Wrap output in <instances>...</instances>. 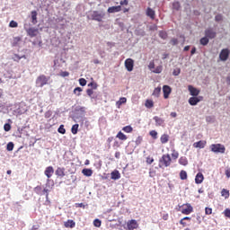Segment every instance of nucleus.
Returning a JSON list of instances; mask_svg holds the SVG:
<instances>
[{
  "label": "nucleus",
  "instance_id": "6e6552de",
  "mask_svg": "<svg viewBox=\"0 0 230 230\" xmlns=\"http://www.w3.org/2000/svg\"><path fill=\"white\" fill-rule=\"evenodd\" d=\"M202 100H204V97L203 96H194V97H190L189 99V103L190 105H192V106H195L197 105L198 103H199V102H202Z\"/></svg>",
  "mask_w": 230,
  "mask_h": 230
},
{
  "label": "nucleus",
  "instance_id": "9d476101",
  "mask_svg": "<svg viewBox=\"0 0 230 230\" xmlns=\"http://www.w3.org/2000/svg\"><path fill=\"white\" fill-rule=\"evenodd\" d=\"M163 93L164 100H168V98H170V94H172V88L169 85H164Z\"/></svg>",
  "mask_w": 230,
  "mask_h": 230
},
{
  "label": "nucleus",
  "instance_id": "4d7b16f0",
  "mask_svg": "<svg viewBox=\"0 0 230 230\" xmlns=\"http://www.w3.org/2000/svg\"><path fill=\"white\" fill-rule=\"evenodd\" d=\"M172 75H173V76H179V75H181V69L180 68L174 69L172 71Z\"/></svg>",
  "mask_w": 230,
  "mask_h": 230
},
{
  "label": "nucleus",
  "instance_id": "f8f14e48",
  "mask_svg": "<svg viewBox=\"0 0 230 230\" xmlns=\"http://www.w3.org/2000/svg\"><path fill=\"white\" fill-rule=\"evenodd\" d=\"M128 230L137 229V221L136 219H131L127 224Z\"/></svg>",
  "mask_w": 230,
  "mask_h": 230
},
{
  "label": "nucleus",
  "instance_id": "412c9836",
  "mask_svg": "<svg viewBox=\"0 0 230 230\" xmlns=\"http://www.w3.org/2000/svg\"><path fill=\"white\" fill-rule=\"evenodd\" d=\"M146 15H147V17H150V19H155V11H154V9L148 7L146 10Z\"/></svg>",
  "mask_w": 230,
  "mask_h": 230
},
{
  "label": "nucleus",
  "instance_id": "b1692460",
  "mask_svg": "<svg viewBox=\"0 0 230 230\" xmlns=\"http://www.w3.org/2000/svg\"><path fill=\"white\" fill-rule=\"evenodd\" d=\"M82 173L85 177H91L93 175V170L84 168V169L82 170Z\"/></svg>",
  "mask_w": 230,
  "mask_h": 230
},
{
  "label": "nucleus",
  "instance_id": "a211bd4d",
  "mask_svg": "<svg viewBox=\"0 0 230 230\" xmlns=\"http://www.w3.org/2000/svg\"><path fill=\"white\" fill-rule=\"evenodd\" d=\"M153 119L155 121L156 127H163V125H164V119H163L162 118L155 116Z\"/></svg>",
  "mask_w": 230,
  "mask_h": 230
},
{
  "label": "nucleus",
  "instance_id": "2f4dec72",
  "mask_svg": "<svg viewBox=\"0 0 230 230\" xmlns=\"http://www.w3.org/2000/svg\"><path fill=\"white\" fill-rule=\"evenodd\" d=\"M79 127H80V125H78V124H75V125L72 126L71 132H72V134H74V136L78 134Z\"/></svg>",
  "mask_w": 230,
  "mask_h": 230
},
{
  "label": "nucleus",
  "instance_id": "473e14b6",
  "mask_svg": "<svg viewBox=\"0 0 230 230\" xmlns=\"http://www.w3.org/2000/svg\"><path fill=\"white\" fill-rule=\"evenodd\" d=\"M117 137L120 139V141H127V135L123 134V132L119 131L117 134Z\"/></svg>",
  "mask_w": 230,
  "mask_h": 230
},
{
  "label": "nucleus",
  "instance_id": "423d86ee",
  "mask_svg": "<svg viewBox=\"0 0 230 230\" xmlns=\"http://www.w3.org/2000/svg\"><path fill=\"white\" fill-rule=\"evenodd\" d=\"M160 163L164 164V166L168 167L170 166L172 163V158L170 157V155H164L162 159L160 160Z\"/></svg>",
  "mask_w": 230,
  "mask_h": 230
},
{
  "label": "nucleus",
  "instance_id": "dca6fc26",
  "mask_svg": "<svg viewBox=\"0 0 230 230\" xmlns=\"http://www.w3.org/2000/svg\"><path fill=\"white\" fill-rule=\"evenodd\" d=\"M118 12H121V5L111 6L108 8V13H118Z\"/></svg>",
  "mask_w": 230,
  "mask_h": 230
},
{
  "label": "nucleus",
  "instance_id": "c03bdc74",
  "mask_svg": "<svg viewBox=\"0 0 230 230\" xmlns=\"http://www.w3.org/2000/svg\"><path fill=\"white\" fill-rule=\"evenodd\" d=\"M13 146H14L13 142H9L7 144L6 150L8 152H12L13 150Z\"/></svg>",
  "mask_w": 230,
  "mask_h": 230
},
{
  "label": "nucleus",
  "instance_id": "58836bf2",
  "mask_svg": "<svg viewBox=\"0 0 230 230\" xmlns=\"http://www.w3.org/2000/svg\"><path fill=\"white\" fill-rule=\"evenodd\" d=\"M145 105L147 109H152V107H154V101L146 100Z\"/></svg>",
  "mask_w": 230,
  "mask_h": 230
},
{
  "label": "nucleus",
  "instance_id": "5fc2aeb1",
  "mask_svg": "<svg viewBox=\"0 0 230 230\" xmlns=\"http://www.w3.org/2000/svg\"><path fill=\"white\" fill-rule=\"evenodd\" d=\"M10 28H17L18 23L15 21H11L9 23Z\"/></svg>",
  "mask_w": 230,
  "mask_h": 230
},
{
  "label": "nucleus",
  "instance_id": "6e6d98bb",
  "mask_svg": "<svg viewBox=\"0 0 230 230\" xmlns=\"http://www.w3.org/2000/svg\"><path fill=\"white\" fill-rule=\"evenodd\" d=\"M171 44H172V46H177V45L179 44V40H177V39H175V38L172 39V40H171Z\"/></svg>",
  "mask_w": 230,
  "mask_h": 230
},
{
  "label": "nucleus",
  "instance_id": "774afa93",
  "mask_svg": "<svg viewBox=\"0 0 230 230\" xmlns=\"http://www.w3.org/2000/svg\"><path fill=\"white\" fill-rule=\"evenodd\" d=\"M148 67L152 71V69H155V64L154 62H150Z\"/></svg>",
  "mask_w": 230,
  "mask_h": 230
},
{
  "label": "nucleus",
  "instance_id": "4c0bfd02",
  "mask_svg": "<svg viewBox=\"0 0 230 230\" xmlns=\"http://www.w3.org/2000/svg\"><path fill=\"white\" fill-rule=\"evenodd\" d=\"M159 37H160V39H163L164 40H166V39H168V33H166V31H159Z\"/></svg>",
  "mask_w": 230,
  "mask_h": 230
},
{
  "label": "nucleus",
  "instance_id": "37998d69",
  "mask_svg": "<svg viewBox=\"0 0 230 230\" xmlns=\"http://www.w3.org/2000/svg\"><path fill=\"white\" fill-rule=\"evenodd\" d=\"M122 130L124 132H127V134H130V132H132L133 128H131V126H125Z\"/></svg>",
  "mask_w": 230,
  "mask_h": 230
},
{
  "label": "nucleus",
  "instance_id": "bb28decb",
  "mask_svg": "<svg viewBox=\"0 0 230 230\" xmlns=\"http://www.w3.org/2000/svg\"><path fill=\"white\" fill-rule=\"evenodd\" d=\"M31 22L32 24H37V11H31Z\"/></svg>",
  "mask_w": 230,
  "mask_h": 230
},
{
  "label": "nucleus",
  "instance_id": "20e7f679",
  "mask_svg": "<svg viewBox=\"0 0 230 230\" xmlns=\"http://www.w3.org/2000/svg\"><path fill=\"white\" fill-rule=\"evenodd\" d=\"M73 119L75 123H82L84 124V121H85V114H82L80 112H76L73 116Z\"/></svg>",
  "mask_w": 230,
  "mask_h": 230
},
{
  "label": "nucleus",
  "instance_id": "a878e982",
  "mask_svg": "<svg viewBox=\"0 0 230 230\" xmlns=\"http://www.w3.org/2000/svg\"><path fill=\"white\" fill-rule=\"evenodd\" d=\"M160 94H161V86H158L155 88L153 92V96H155V98H159Z\"/></svg>",
  "mask_w": 230,
  "mask_h": 230
},
{
  "label": "nucleus",
  "instance_id": "7c9ffc66",
  "mask_svg": "<svg viewBox=\"0 0 230 230\" xmlns=\"http://www.w3.org/2000/svg\"><path fill=\"white\" fill-rule=\"evenodd\" d=\"M172 10H176L177 12L181 10V3H179V1H174L172 3Z\"/></svg>",
  "mask_w": 230,
  "mask_h": 230
},
{
  "label": "nucleus",
  "instance_id": "8fccbe9b",
  "mask_svg": "<svg viewBox=\"0 0 230 230\" xmlns=\"http://www.w3.org/2000/svg\"><path fill=\"white\" fill-rule=\"evenodd\" d=\"M221 195L222 197H226V199H227V197H229V190L223 189L221 191Z\"/></svg>",
  "mask_w": 230,
  "mask_h": 230
},
{
  "label": "nucleus",
  "instance_id": "4468645a",
  "mask_svg": "<svg viewBox=\"0 0 230 230\" xmlns=\"http://www.w3.org/2000/svg\"><path fill=\"white\" fill-rule=\"evenodd\" d=\"M24 29L26 30L29 37H37V33H39V31L35 28H26V25H24Z\"/></svg>",
  "mask_w": 230,
  "mask_h": 230
},
{
  "label": "nucleus",
  "instance_id": "39448f33",
  "mask_svg": "<svg viewBox=\"0 0 230 230\" xmlns=\"http://www.w3.org/2000/svg\"><path fill=\"white\" fill-rule=\"evenodd\" d=\"M230 51L229 49H223L219 53V58L221 62H226L229 58Z\"/></svg>",
  "mask_w": 230,
  "mask_h": 230
},
{
  "label": "nucleus",
  "instance_id": "a18cd8bd",
  "mask_svg": "<svg viewBox=\"0 0 230 230\" xmlns=\"http://www.w3.org/2000/svg\"><path fill=\"white\" fill-rule=\"evenodd\" d=\"M93 226H94V227H102V220L94 219L93 220Z\"/></svg>",
  "mask_w": 230,
  "mask_h": 230
},
{
  "label": "nucleus",
  "instance_id": "79ce46f5",
  "mask_svg": "<svg viewBox=\"0 0 230 230\" xmlns=\"http://www.w3.org/2000/svg\"><path fill=\"white\" fill-rule=\"evenodd\" d=\"M34 191L35 193H37V195H42V187L40 186H36L34 188Z\"/></svg>",
  "mask_w": 230,
  "mask_h": 230
},
{
  "label": "nucleus",
  "instance_id": "e433bc0d",
  "mask_svg": "<svg viewBox=\"0 0 230 230\" xmlns=\"http://www.w3.org/2000/svg\"><path fill=\"white\" fill-rule=\"evenodd\" d=\"M180 178L181 181H186V179H188V172H186V171H181Z\"/></svg>",
  "mask_w": 230,
  "mask_h": 230
},
{
  "label": "nucleus",
  "instance_id": "0eeeda50",
  "mask_svg": "<svg viewBox=\"0 0 230 230\" xmlns=\"http://www.w3.org/2000/svg\"><path fill=\"white\" fill-rule=\"evenodd\" d=\"M205 36L208 39H215L217 37V31L213 28H208L205 30Z\"/></svg>",
  "mask_w": 230,
  "mask_h": 230
},
{
  "label": "nucleus",
  "instance_id": "e2e57ef3",
  "mask_svg": "<svg viewBox=\"0 0 230 230\" xmlns=\"http://www.w3.org/2000/svg\"><path fill=\"white\" fill-rule=\"evenodd\" d=\"M119 4L120 6H127L128 4V0H122Z\"/></svg>",
  "mask_w": 230,
  "mask_h": 230
},
{
  "label": "nucleus",
  "instance_id": "a19ab883",
  "mask_svg": "<svg viewBox=\"0 0 230 230\" xmlns=\"http://www.w3.org/2000/svg\"><path fill=\"white\" fill-rule=\"evenodd\" d=\"M84 90L82 87H76L74 89V94H76V96H80V93H82Z\"/></svg>",
  "mask_w": 230,
  "mask_h": 230
},
{
  "label": "nucleus",
  "instance_id": "3c124183",
  "mask_svg": "<svg viewBox=\"0 0 230 230\" xmlns=\"http://www.w3.org/2000/svg\"><path fill=\"white\" fill-rule=\"evenodd\" d=\"M58 132L59 134H66V128H64V125L59 126V128H58Z\"/></svg>",
  "mask_w": 230,
  "mask_h": 230
},
{
  "label": "nucleus",
  "instance_id": "ddd939ff",
  "mask_svg": "<svg viewBox=\"0 0 230 230\" xmlns=\"http://www.w3.org/2000/svg\"><path fill=\"white\" fill-rule=\"evenodd\" d=\"M186 208L181 209L182 215H190V213H193V207H191V204H185Z\"/></svg>",
  "mask_w": 230,
  "mask_h": 230
},
{
  "label": "nucleus",
  "instance_id": "1a4fd4ad",
  "mask_svg": "<svg viewBox=\"0 0 230 230\" xmlns=\"http://www.w3.org/2000/svg\"><path fill=\"white\" fill-rule=\"evenodd\" d=\"M125 67L129 73L134 70V60L132 58H128L125 60Z\"/></svg>",
  "mask_w": 230,
  "mask_h": 230
},
{
  "label": "nucleus",
  "instance_id": "bf43d9fd",
  "mask_svg": "<svg viewBox=\"0 0 230 230\" xmlns=\"http://www.w3.org/2000/svg\"><path fill=\"white\" fill-rule=\"evenodd\" d=\"M205 213H206V215H211V213H213V208H205Z\"/></svg>",
  "mask_w": 230,
  "mask_h": 230
},
{
  "label": "nucleus",
  "instance_id": "2eb2a0df",
  "mask_svg": "<svg viewBox=\"0 0 230 230\" xmlns=\"http://www.w3.org/2000/svg\"><path fill=\"white\" fill-rule=\"evenodd\" d=\"M189 92L190 93V96H199L200 93V91H199L197 88L193 87L192 85L188 86Z\"/></svg>",
  "mask_w": 230,
  "mask_h": 230
},
{
  "label": "nucleus",
  "instance_id": "864d4df0",
  "mask_svg": "<svg viewBox=\"0 0 230 230\" xmlns=\"http://www.w3.org/2000/svg\"><path fill=\"white\" fill-rule=\"evenodd\" d=\"M222 20H223L222 14H217V15L215 16V22H220V21H222Z\"/></svg>",
  "mask_w": 230,
  "mask_h": 230
},
{
  "label": "nucleus",
  "instance_id": "c756f323",
  "mask_svg": "<svg viewBox=\"0 0 230 230\" xmlns=\"http://www.w3.org/2000/svg\"><path fill=\"white\" fill-rule=\"evenodd\" d=\"M179 163H180V164H181L182 166H187V164H188V158H186V156H181V157L179 159Z\"/></svg>",
  "mask_w": 230,
  "mask_h": 230
},
{
  "label": "nucleus",
  "instance_id": "393cba45",
  "mask_svg": "<svg viewBox=\"0 0 230 230\" xmlns=\"http://www.w3.org/2000/svg\"><path fill=\"white\" fill-rule=\"evenodd\" d=\"M199 44H201V46H208V44H209V38L208 36L201 38Z\"/></svg>",
  "mask_w": 230,
  "mask_h": 230
},
{
  "label": "nucleus",
  "instance_id": "338daca9",
  "mask_svg": "<svg viewBox=\"0 0 230 230\" xmlns=\"http://www.w3.org/2000/svg\"><path fill=\"white\" fill-rule=\"evenodd\" d=\"M225 174L226 175L227 179H230V167L226 169L225 171Z\"/></svg>",
  "mask_w": 230,
  "mask_h": 230
},
{
  "label": "nucleus",
  "instance_id": "4be33fe9",
  "mask_svg": "<svg viewBox=\"0 0 230 230\" xmlns=\"http://www.w3.org/2000/svg\"><path fill=\"white\" fill-rule=\"evenodd\" d=\"M160 141L163 145H166L170 141V136L168 134H164L160 137Z\"/></svg>",
  "mask_w": 230,
  "mask_h": 230
},
{
  "label": "nucleus",
  "instance_id": "09e8293b",
  "mask_svg": "<svg viewBox=\"0 0 230 230\" xmlns=\"http://www.w3.org/2000/svg\"><path fill=\"white\" fill-rule=\"evenodd\" d=\"M79 84L82 86V87H85V85H87V80L84 79V78H80L79 79Z\"/></svg>",
  "mask_w": 230,
  "mask_h": 230
},
{
  "label": "nucleus",
  "instance_id": "aec40b11",
  "mask_svg": "<svg viewBox=\"0 0 230 230\" xmlns=\"http://www.w3.org/2000/svg\"><path fill=\"white\" fill-rule=\"evenodd\" d=\"M66 169L62 168V167H58L56 170V175H58V177H66Z\"/></svg>",
  "mask_w": 230,
  "mask_h": 230
},
{
  "label": "nucleus",
  "instance_id": "c85d7f7f",
  "mask_svg": "<svg viewBox=\"0 0 230 230\" xmlns=\"http://www.w3.org/2000/svg\"><path fill=\"white\" fill-rule=\"evenodd\" d=\"M86 94L91 98V100H96V96L94 94V91L93 89H87L86 90Z\"/></svg>",
  "mask_w": 230,
  "mask_h": 230
},
{
  "label": "nucleus",
  "instance_id": "f704fd0d",
  "mask_svg": "<svg viewBox=\"0 0 230 230\" xmlns=\"http://www.w3.org/2000/svg\"><path fill=\"white\" fill-rule=\"evenodd\" d=\"M123 103H127V98H125V97H121V98L116 102V105H117V107H121V105H123Z\"/></svg>",
  "mask_w": 230,
  "mask_h": 230
},
{
  "label": "nucleus",
  "instance_id": "7ed1b4c3",
  "mask_svg": "<svg viewBox=\"0 0 230 230\" xmlns=\"http://www.w3.org/2000/svg\"><path fill=\"white\" fill-rule=\"evenodd\" d=\"M104 15L105 14H103L102 13H100L98 11H93L90 13V19H92V21H97V22H102Z\"/></svg>",
  "mask_w": 230,
  "mask_h": 230
},
{
  "label": "nucleus",
  "instance_id": "ea45409f",
  "mask_svg": "<svg viewBox=\"0 0 230 230\" xmlns=\"http://www.w3.org/2000/svg\"><path fill=\"white\" fill-rule=\"evenodd\" d=\"M153 73H155L156 75L163 73V66H156L155 70H153Z\"/></svg>",
  "mask_w": 230,
  "mask_h": 230
},
{
  "label": "nucleus",
  "instance_id": "f03ea898",
  "mask_svg": "<svg viewBox=\"0 0 230 230\" xmlns=\"http://www.w3.org/2000/svg\"><path fill=\"white\" fill-rule=\"evenodd\" d=\"M210 150L214 152V154H226V146L222 144H212Z\"/></svg>",
  "mask_w": 230,
  "mask_h": 230
},
{
  "label": "nucleus",
  "instance_id": "c9c22d12",
  "mask_svg": "<svg viewBox=\"0 0 230 230\" xmlns=\"http://www.w3.org/2000/svg\"><path fill=\"white\" fill-rule=\"evenodd\" d=\"M75 226H76V224L73 220H68L67 222L65 223V226L71 227V229H73V227H75Z\"/></svg>",
  "mask_w": 230,
  "mask_h": 230
},
{
  "label": "nucleus",
  "instance_id": "052dcab7",
  "mask_svg": "<svg viewBox=\"0 0 230 230\" xmlns=\"http://www.w3.org/2000/svg\"><path fill=\"white\" fill-rule=\"evenodd\" d=\"M224 215H225V217H226L227 218H230V209H229V208L225 209Z\"/></svg>",
  "mask_w": 230,
  "mask_h": 230
},
{
  "label": "nucleus",
  "instance_id": "de8ad7c7",
  "mask_svg": "<svg viewBox=\"0 0 230 230\" xmlns=\"http://www.w3.org/2000/svg\"><path fill=\"white\" fill-rule=\"evenodd\" d=\"M149 136H151V137H153V139H157V131L155 130H151L149 132Z\"/></svg>",
  "mask_w": 230,
  "mask_h": 230
},
{
  "label": "nucleus",
  "instance_id": "cd10ccee",
  "mask_svg": "<svg viewBox=\"0 0 230 230\" xmlns=\"http://www.w3.org/2000/svg\"><path fill=\"white\" fill-rule=\"evenodd\" d=\"M19 42H21V38L20 37L13 38V41H12V47L15 48L16 46H19Z\"/></svg>",
  "mask_w": 230,
  "mask_h": 230
},
{
  "label": "nucleus",
  "instance_id": "69168bd1",
  "mask_svg": "<svg viewBox=\"0 0 230 230\" xmlns=\"http://www.w3.org/2000/svg\"><path fill=\"white\" fill-rule=\"evenodd\" d=\"M88 87H93V89H98V84L95 83H90Z\"/></svg>",
  "mask_w": 230,
  "mask_h": 230
},
{
  "label": "nucleus",
  "instance_id": "72a5a7b5",
  "mask_svg": "<svg viewBox=\"0 0 230 230\" xmlns=\"http://www.w3.org/2000/svg\"><path fill=\"white\" fill-rule=\"evenodd\" d=\"M21 58H26V55L19 56V54H14L13 57V60L14 62H19V60H21Z\"/></svg>",
  "mask_w": 230,
  "mask_h": 230
},
{
  "label": "nucleus",
  "instance_id": "f257e3e1",
  "mask_svg": "<svg viewBox=\"0 0 230 230\" xmlns=\"http://www.w3.org/2000/svg\"><path fill=\"white\" fill-rule=\"evenodd\" d=\"M48 82H49V77L46 76L45 75H40L36 79V87H44V85H48Z\"/></svg>",
  "mask_w": 230,
  "mask_h": 230
},
{
  "label": "nucleus",
  "instance_id": "5701e85b",
  "mask_svg": "<svg viewBox=\"0 0 230 230\" xmlns=\"http://www.w3.org/2000/svg\"><path fill=\"white\" fill-rule=\"evenodd\" d=\"M194 148H204L206 146V141L199 140L193 144Z\"/></svg>",
  "mask_w": 230,
  "mask_h": 230
},
{
  "label": "nucleus",
  "instance_id": "603ef678",
  "mask_svg": "<svg viewBox=\"0 0 230 230\" xmlns=\"http://www.w3.org/2000/svg\"><path fill=\"white\" fill-rule=\"evenodd\" d=\"M75 112H79V114H85V107H80L75 110Z\"/></svg>",
  "mask_w": 230,
  "mask_h": 230
},
{
  "label": "nucleus",
  "instance_id": "f3484780",
  "mask_svg": "<svg viewBox=\"0 0 230 230\" xmlns=\"http://www.w3.org/2000/svg\"><path fill=\"white\" fill-rule=\"evenodd\" d=\"M195 182L196 184H202L204 182V174L202 172H198L195 177Z\"/></svg>",
  "mask_w": 230,
  "mask_h": 230
},
{
  "label": "nucleus",
  "instance_id": "0e129e2a",
  "mask_svg": "<svg viewBox=\"0 0 230 230\" xmlns=\"http://www.w3.org/2000/svg\"><path fill=\"white\" fill-rule=\"evenodd\" d=\"M142 141H143V138L141 137H137V138L136 139V145L137 146L141 145Z\"/></svg>",
  "mask_w": 230,
  "mask_h": 230
},
{
  "label": "nucleus",
  "instance_id": "49530a36",
  "mask_svg": "<svg viewBox=\"0 0 230 230\" xmlns=\"http://www.w3.org/2000/svg\"><path fill=\"white\" fill-rule=\"evenodd\" d=\"M4 130L5 132H10V130H12V126H11L9 123H5V124L4 125Z\"/></svg>",
  "mask_w": 230,
  "mask_h": 230
},
{
  "label": "nucleus",
  "instance_id": "13d9d810",
  "mask_svg": "<svg viewBox=\"0 0 230 230\" xmlns=\"http://www.w3.org/2000/svg\"><path fill=\"white\" fill-rule=\"evenodd\" d=\"M59 75L62 76V78H66V76H69V72L63 71L59 74Z\"/></svg>",
  "mask_w": 230,
  "mask_h": 230
},
{
  "label": "nucleus",
  "instance_id": "9b49d317",
  "mask_svg": "<svg viewBox=\"0 0 230 230\" xmlns=\"http://www.w3.org/2000/svg\"><path fill=\"white\" fill-rule=\"evenodd\" d=\"M54 173H55V169L53 168V166H48L45 169L44 174L46 175V177H48V179H51Z\"/></svg>",
  "mask_w": 230,
  "mask_h": 230
},
{
  "label": "nucleus",
  "instance_id": "680f3d73",
  "mask_svg": "<svg viewBox=\"0 0 230 230\" xmlns=\"http://www.w3.org/2000/svg\"><path fill=\"white\" fill-rule=\"evenodd\" d=\"M53 112L51 111H48L45 112V118L49 119L51 118Z\"/></svg>",
  "mask_w": 230,
  "mask_h": 230
},
{
  "label": "nucleus",
  "instance_id": "6ab92c4d",
  "mask_svg": "<svg viewBox=\"0 0 230 230\" xmlns=\"http://www.w3.org/2000/svg\"><path fill=\"white\" fill-rule=\"evenodd\" d=\"M111 179L112 181H118L121 179V174L119 173V171L115 170L111 172Z\"/></svg>",
  "mask_w": 230,
  "mask_h": 230
}]
</instances>
